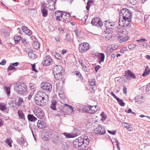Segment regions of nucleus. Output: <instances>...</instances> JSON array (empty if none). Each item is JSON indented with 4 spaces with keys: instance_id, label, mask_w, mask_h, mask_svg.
<instances>
[{
    "instance_id": "f257e3e1",
    "label": "nucleus",
    "mask_w": 150,
    "mask_h": 150,
    "mask_svg": "<svg viewBox=\"0 0 150 150\" xmlns=\"http://www.w3.org/2000/svg\"><path fill=\"white\" fill-rule=\"evenodd\" d=\"M48 96L45 93L40 91L35 95V103L38 105L42 106L46 105L48 100Z\"/></svg>"
},
{
    "instance_id": "f03ea898",
    "label": "nucleus",
    "mask_w": 150,
    "mask_h": 150,
    "mask_svg": "<svg viewBox=\"0 0 150 150\" xmlns=\"http://www.w3.org/2000/svg\"><path fill=\"white\" fill-rule=\"evenodd\" d=\"M53 71L54 77L56 79L59 80L62 78V71L63 70L61 66L56 65L54 67Z\"/></svg>"
},
{
    "instance_id": "7ed1b4c3",
    "label": "nucleus",
    "mask_w": 150,
    "mask_h": 150,
    "mask_svg": "<svg viewBox=\"0 0 150 150\" xmlns=\"http://www.w3.org/2000/svg\"><path fill=\"white\" fill-rule=\"evenodd\" d=\"M14 88L19 94H22L27 91V87L24 83H18L15 84Z\"/></svg>"
},
{
    "instance_id": "20e7f679",
    "label": "nucleus",
    "mask_w": 150,
    "mask_h": 150,
    "mask_svg": "<svg viewBox=\"0 0 150 150\" xmlns=\"http://www.w3.org/2000/svg\"><path fill=\"white\" fill-rule=\"evenodd\" d=\"M120 17L123 18H131L132 13L130 10L126 8H123L119 11Z\"/></svg>"
},
{
    "instance_id": "39448f33",
    "label": "nucleus",
    "mask_w": 150,
    "mask_h": 150,
    "mask_svg": "<svg viewBox=\"0 0 150 150\" xmlns=\"http://www.w3.org/2000/svg\"><path fill=\"white\" fill-rule=\"evenodd\" d=\"M131 18H123L121 17L119 18V24L122 27H126L128 26L131 22Z\"/></svg>"
},
{
    "instance_id": "423d86ee",
    "label": "nucleus",
    "mask_w": 150,
    "mask_h": 150,
    "mask_svg": "<svg viewBox=\"0 0 150 150\" xmlns=\"http://www.w3.org/2000/svg\"><path fill=\"white\" fill-rule=\"evenodd\" d=\"M136 78L134 74L131 70H128L125 72V74L123 76V79L125 81L129 80L131 78L135 79Z\"/></svg>"
},
{
    "instance_id": "0eeeda50",
    "label": "nucleus",
    "mask_w": 150,
    "mask_h": 150,
    "mask_svg": "<svg viewBox=\"0 0 150 150\" xmlns=\"http://www.w3.org/2000/svg\"><path fill=\"white\" fill-rule=\"evenodd\" d=\"M98 106L97 105L91 106L88 105L85 106V111L90 114H94L98 111Z\"/></svg>"
},
{
    "instance_id": "6e6552de",
    "label": "nucleus",
    "mask_w": 150,
    "mask_h": 150,
    "mask_svg": "<svg viewBox=\"0 0 150 150\" xmlns=\"http://www.w3.org/2000/svg\"><path fill=\"white\" fill-rule=\"evenodd\" d=\"M90 48L89 44L87 43H82L79 45V50L81 53H84L87 51Z\"/></svg>"
},
{
    "instance_id": "1a4fd4ad",
    "label": "nucleus",
    "mask_w": 150,
    "mask_h": 150,
    "mask_svg": "<svg viewBox=\"0 0 150 150\" xmlns=\"http://www.w3.org/2000/svg\"><path fill=\"white\" fill-rule=\"evenodd\" d=\"M41 87L42 90L47 92H50L52 88V86L49 83L44 82L41 84Z\"/></svg>"
},
{
    "instance_id": "9d476101",
    "label": "nucleus",
    "mask_w": 150,
    "mask_h": 150,
    "mask_svg": "<svg viewBox=\"0 0 150 150\" xmlns=\"http://www.w3.org/2000/svg\"><path fill=\"white\" fill-rule=\"evenodd\" d=\"M33 112L38 118L40 119H43L45 115L43 111L40 108L35 109L33 110Z\"/></svg>"
},
{
    "instance_id": "9b49d317",
    "label": "nucleus",
    "mask_w": 150,
    "mask_h": 150,
    "mask_svg": "<svg viewBox=\"0 0 150 150\" xmlns=\"http://www.w3.org/2000/svg\"><path fill=\"white\" fill-rule=\"evenodd\" d=\"M61 19V21L65 23H68L71 20L70 13L64 12L62 16Z\"/></svg>"
},
{
    "instance_id": "f8f14e48",
    "label": "nucleus",
    "mask_w": 150,
    "mask_h": 150,
    "mask_svg": "<svg viewBox=\"0 0 150 150\" xmlns=\"http://www.w3.org/2000/svg\"><path fill=\"white\" fill-rule=\"evenodd\" d=\"M54 63L52 59L49 55L46 56L42 62L44 66H48Z\"/></svg>"
},
{
    "instance_id": "ddd939ff",
    "label": "nucleus",
    "mask_w": 150,
    "mask_h": 150,
    "mask_svg": "<svg viewBox=\"0 0 150 150\" xmlns=\"http://www.w3.org/2000/svg\"><path fill=\"white\" fill-rule=\"evenodd\" d=\"M91 23L93 25L97 27H101L103 25V22L97 17L93 18L91 21Z\"/></svg>"
},
{
    "instance_id": "4468645a",
    "label": "nucleus",
    "mask_w": 150,
    "mask_h": 150,
    "mask_svg": "<svg viewBox=\"0 0 150 150\" xmlns=\"http://www.w3.org/2000/svg\"><path fill=\"white\" fill-rule=\"evenodd\" d=\"M80 138L82 139V145H83L85 147H87L89 142V140L88 137L86 136H82L80 137Z\"/></svg>"
},
{
    "instance_id": "2eb2a0df",
    "label": "nucleus",
    "mask_w": 150,
    "mask_h": 150,
    "mask_svg": "<svg viewBox=\"0 0 150 150\" xmlns=\"http://www.w3.org/2000/svg\"><path fill=\"white\" fill-rule=\"evenodd\" d=\"M82 140L81 138L79 137L74 140L73 142V144L74 146L76 148H77L82 146Z\"/></svg>"
},
{
    "instance_id": "dca6fc26",
    "label": "nucleus",
    "mask_w": 150,
    "mask_h": 150,
    "mask_svg": "<svg viewBox=\"0 0 150 150\" xmlns=\"http://www.w3.org/2000/svg\"><path fill=\"white\" fill-rule=\"evenodd\" d=\"M63 140V139L59 136L55 135L53 137V142L55 144L61 143Z\"/></svg>"
},
{
    "instance_id": "f3484780",
    "label": "nucleus",
    "mask_w": 150,
    "mask_h": 150,
    "mask_svg": "<svg viewBox=\"0 0 150 150\" xmlns=\"http://www.w3.org/2000/svg\"><path fill=\"white\" fill-rule=\"evenodd\" d=\"M37 126L39 129H44L46 126V124L43 120H40L38 121Z\"/></svg>"
},
{
    "instance_id": "a211bd4d",
    "label": "nucleus",
    "mask_w": 150,
    "mask_h": 150,
    "mask_svg": "<svg viewBox=\"0 0 150 150\" xmlns=\"http://www.w3.org/2000/svg\"><path fill=\"white\" fill-rule=\"evenodd\" d=\"M126 35L125 34H121L120 35L117 37L118 41L120 42L127 41L129 38V36H126Z\"/></svg>"
},
{
    "instance_id": "6ab92c4d",
    "label": "nucleus",
    "mask_w": 150,
    "mask_h": 150,
    "mask_svg": "<svg viewBox=\"0 0 150 150\" xmlns=\"http://www.w3.org/2000/svg\"><path fill=\"white\" fill-rule=\"evenodd\" d=\"M115 29L117 34L119 35L121 34H125V35H127L128 34L127 30L125 29L119 28L117 27L115 28Z\"/></svg>"
},
{
    "instance_id": "aec40b11",
    "label": "nucleus",
    "mask_w": 150,
    "mask_h": 150,
    "mask_svg": "<svg viewBox=\"0 0 150 150\" xmlns=\"http://www.w3.org/2000/svg\"><path fill=\"white\" fill-rule=\"evenodd\" d=\"M64 12L61 11H56L55 12V15L56 17V19L58 21H61L62 17L63 14Z\"/></svg>"
},
{
    "instance_id": "412c9836",
    "label": "nucleus",
    "mask_w": 150,
    "mask_h": 150,
    "mask_svg": "<svg viewBox=\"0 0 150 150\" xmlns=\"http://www.w3.org/2000/svg\"><path fill=\"white\" fill-rule=\"evenodd\" d=\"M10 29L9 28L2 29L1 30L2 35L6 38L8 37Z\"/></svg>"
},
{
    "instance_id": "4be33fe9",
    "label": "nucleus",
    "mask_w": 150,
    "mask_h": 150,
    "mask_svg": "<svg viewBox=\"0 0 150 150\" xmlns=\"http://www.w3.org/2000/svg\"><path fill=\"white\" fill-rule=\"evenodd\" d=\"M102 127L99 125L95 129L94 132L96 134L99 135L103 134V131H102Z\"/></svg>"
},
{
    "instance_id": "5701e85b",
    "label": "nucleus",
    "mask_w": 150,
    "mask_h": 150,
    "mask_svg": "<svg viewBox=\"0 0 150 150\" xmlns=\"http://www.w3.org/2000/svg\"><path fill=\"white\" fill-rule=\"evenodd\" d=\"M89 84L91 86V88L92 89V92H93L94 91L95 89L96 88L95 86L96 84V80L95 79H91L89 81Z\"/></svg>"
},
{
    "instance_id": "b1692460",
    "label": "nucleus",
    "mask_w": 150,
    "mask_h": 150,
    "mask_svg": "<svg viewBox=\"0 0 150 150\" xmlns=\"http://www.w3.org/2000/svg\"><path fill=\"white\" fill-rule=\"evenodd\" d=\"M51 104L50 105V108L52 110H56L57 108L56 107V105L57 104V101L54 100L52 99L51 101Z\"/></svg>"
},
{
    "instance_id": "393cba45",
    "label": "nucleus",
    "mask_w": 150,
    "mask_h": 150,
    "mask_svg": "<svg viewBox=\"0 0 150 150\" xmlns=\"http://www.w3.org/2000/svg\"><path fill=\"white\" fill-rule=\"evenodd\" d=\"M27 118L28 120L31 122H35L37 120V119L33 115L29 114L28 115Z\"/></svg>"
},
{
    "instance_id": "a878e982",
    "label": "nucleus",
    "mask_w": 150,
    "mask_h": 150,
    "mask_svg": "<svg viewBox=\"0 0 150 150\" xmlns=\"http://www.w3.org/2000/svg\"><path fill=\"white\" fill-rule=\"evenodd\" d=\"M104 35L107 40H109L111 38L112 34L109 32L104 31Z\"/></svg>"
},
{
    "instance_id": "bb28decb",
    "label": "nucleus",
    "mask_w": 150,
    "mask_h": 150,
    "mask_svg": "<svg viewBox=\"0 0 150 150\" xmlns=\"http://www.w3.org/2000/svg\"><path fill=\"white\" fill-rule=\"evenodd\" d=\"M69 143L65 142L62 143V147L63 150H69L70 146Z\"/></svg>"
},
{
    "instance_id": "cd10ccee",
    "label": "nucleus",
    "mask_w": 150,
    "mask_h": 150,
    "mask_svg": "<svg viewBox=\"0 0 150 150\" xmlns=\"http://www.w3.org/2000/svg\"><path fill=\"white\" fill-rule=\"evenodd\" d=\"M30 52H28V56L29 57L32 59H34L37 57V56L35 53L31 52L32 50L31 49H29Z\"/></svg>"
},
{
    "instance_id": "c85d7f7f",
    "label": "nucleus",
    "mask_w": 150,
    "mask_h": 150,
    "mask_svg": "<svg viewBox=\"0 0 150 150\" xmlns=\"http://www.w3.org/2000/svg\"><path fill=\"white\" fill-rule=\"evenodd\" d=\"M150 74V69H149V67L146 66L145 68L144 71V72L142 74V76L143 77L149 75Z\"/></svg>"
},
{
    "instance_id": "c756f323",
    "label": "nucleus",
    "mask_w": 150,
    "mask_h": 150,
    "mask_svg": "<svg viewBox=\"0 0 150 150\" xmlns=\"http://www.w3.org/2000/svg\"><path fill=\"white\" fill-rule=\"evenodd\" d=\"M18 117L20 118L23 120H25V115L22 110H18Z\"/></svg>"
},
{
    "instance_id": "7c9ffc66",
    "label": "nucleus",
    "mask_w": 150,
    "mask_h": 150,
    "mask_svg": "<svg viewBox=\"0 0 150 150\" xmlns=\"http://www.w3.org/2000/svg\"><path fill=\"white\" fill-rule=\"evenodd\" d=\"M41 11L42 12V15L43 17H46L47 15V9L45 7H43L41 8Z\"/></svg>"
},
{
    "instance_id": "2f4dec72",
    "label": "nucleus",
    "mask_w": 150,
    "mask_h": 150,
    "mask_svg": "<svg viewBox=\"0 0 150 150\" xmlns=\"http://www.w3.org/2000/svg\"><path fill=\"white\" fill-rule=\"evenodd\" d=\"M97 58L99 63L103 62V53H98L97 55Z\"/></svg>"
},
{
    "instance_id": "473e14b6",
    "label": "nucleus",
    "mask_w": 150,
    "mask_h": 150,
    "mask_svg": "<svg viewBox=\"0 0 150 150\" xmlns=\"http://www.w3.org/2000/svg\"><path fill=\"white\" fill-rule=\"evenodd\" d=\"M143 96H137L135 98V102L137 104H139L141 103L143 100Z\"/></svg>"
},
{
    "instance_id": "72a5a7b5",
    "label": "nucleus",
    "mask_w": 150,
    "mask_h": 150,
    "mask_svg": "<svg viewBox=\"0 0 150 150\" xmlns=\"http://www.w3.org/2000/svg\"><path fill=\"white\" fill-rule=\"evenodd\" d=\"M6 104L4 103H0V110L2 111H4L5 110L7 109V108L6 107Z\"/></svg>"
},
{
    "instance_id": "f704fd0d",
    "label": "nucleus",
    "mask_w": 150,
    "mask_h": 150,
    "mask_svg": "<svg viewBox=\"0 0 150 150\" xmlns=\"http://www.w3.org/2000/svg\"><path fill=\"white\" fill-rule=\"evenodd\" d=\"M62 134L66 137V138L67 139L73 138L75 137L73 135V134H72L69 133L64 132Z\"/></svg>"
},
{
    "instance_id": "c9c22d12",
    "label": "nucleus",
    "mask_w": 150,
    "mask_h": 150,
    "mask_svg": "<svg viewBox=\"0 0 150 150\" xmlns=\"http://www.w3.org/2000/svg\"><path fill=\"white\" fill-rule=\"evenodd\" d=\"M34 48L38 50L40 48V44L37 42H35L33 44Z\"/></svg>"
},
{
    "instance_id": "e433bc0d",
    "label": "nucleus",
    "mask_w": 150,
    "mask_h": 150,
    "mask_svg": "<svg viewBox=\"0 0 150 150\" xmlns=\"http://www.w3.org/2000/svg\"><path fill=\"white\" fill-rule=\"evenodd\" d=\"M57 0H49L47 1V2H48L49 1V4H50L49 5L51 6V4H52V7L54 6V8L55 7V3L56 2ZM49 9H53V8H49Z\"/></svg>"
},
{
    "instance_id": "4c0bfd02",
    "label": "nucleus",
    "mask_w": 150,
    "mask_h": 150,
    "mask_svg": "<svg viewBox=\"0 0 150 150\" xmlns=\"http://www.w3.org/2000/svg\"><path fill=\"white\" fill-rule=\"evenodd\" d=\"M64 40L66 42H70L72 40L70 37V34L68 33H67L66 35V38Z\"/></svg>"
},
{
    "instance_id": "58836bf2",
    "label": "nucleus",
    "mask_w": 150,
    "mask_h": 150,
    "mask_svg": "<svg viewBox=\"0 0 150 150\" xmlns=\"http://www.w3.org/2000/svg\"><path fill=\"white\" fill-rule=\"evenodd\" d=\"M21 39L20 36H15L14 37V40L15 41V43L16 44H17L18 42L20 41Z\"/></svg>"
},
{
    "instance_id": "ea45409f",
    "label": "nucleus",
    "mask_w": 150,
    "mask_h": 150,
    "mask_svg": "<svg viewBox=\"0 0 150 150\" xmlns=\"http://www.w3.org/2000/svg\"><path fill=\"white\" fill-rule=\"evenodd\" d=\"M17 69L11 64H10L9 66L7 68V70L8 71L10 70H13L14 71H16Z\"/></svg>"
},
{
    "instance_id": "a19ab883",
    "label": "nucleus",
    "mask_w": 150,
    "mask_h": 150,
    "mask_svg": "<svg viewBox=\"0 0 150 150\" xmlns=\"http://www.w3.org/2000/svg\"><path fill=\"white\" fill-rule=\"evenodd\" d=\"M18 101L17 103V105L18 107H20L22 103L23 102V100L22 98L18 97Z\"/></svg>"
},
{
    "instance_id": "79ce46f5",
    "label": "nucleus",
    "mask_w": 150,
    "mask_h": 150,
    "mask_svg": "<svg viewBox=\"0 0 150 150\" xmlns=\"http://www.w3.org/2000/svg\"><path fill=\"white\" fill-rule=\"evenodd\" d=\"M4 89L5 90V92L8 96H9L10 93V88L9 87H8L5 86L4 87Z\"/></svg>"
},
{
    "instance_id": "37998d69",
    "label": "nucleus",
    "mask_w": 150,
    "mask_h": 150,
    "mask_svg": "<svg viewBox=\"0 0 150 150\" xmlns=\"http://www.w3.org/2000/svg\"><path fill=\"white\" fill-rule=\"evenodd\" d=\"M116 100H117L119 104L121 106L123 107L125 106V104L122 100L118 98L116 99Z\"/></svg>"
},
{
    "instance_id": "c03bdc74",
    "label": "nucleus",
    "mask_w": 150,
    "mask_h": 150,
    "mask_svg": "<svg viewBox=\"0 0 150 150\" xmlns=\"http://www.w3.org/2000/svg\"><path fill=\"white\" fill-rule=\"evenodd\" d=\"M104 22H105V23L104 24L105 25V26L106 27V29L109 28L111 24V22H110V21L109 20H107L104 21Z\"/></svg>"
},
{
    "instance_id": "a18cd8bd",
    "label": "nucleus",
    "mask_w": 150,
    "mask_h": 150,
    "mask_svg": "<svg viewBox=\"0 0 150 150\" xmlns=\"http://www.w3.org/2000/svg\"><path fill=\"white\" fill-rule=\"evenodd\" d=\"M6 142L10 147L12 146V141L10 138H7L6 139Z\"/></svg>"
},
{
    "instance_id": "49530a36",
    "label": "nucleus",
    "mask_w": 150,
    "mask_h": 150,
    "mask_svg": "<svg viewBox=\"0 0 150 150\" xmlns=\"http://www.w3.org/2000/svg\"><path fill=\"white\" fill-rule=\"evenodd\" d=\"M116 23L115 22H111V24L109 28V29H113L114 30L116 27Z\"/></svg>"
},
{
    "instance_id": "de8ad7c7",
    "label": "nucleus",
    "mask_w": 150,
    "mask_h": 150,
    "mask_svg": "<svg viewBox=\"0 0 150 150\" xmlns=\"http://www.w3.org/2000/svg\"><path fill=\"white\" fill-rule=\"evenodd\" d=\"M54 55L59 60H61L62 59L60 54L58 53L55 52Z\"/></svg>"
},
{
    "instance_id": "09e8293b",
    "label": "nucleus",
    "mask_w": 150,
    "mask_h": 150,
    "mask_svg": "<svg viewBox=\"0 0 150 150\" xmlns=\"http://www.w3.org/2000/svg\"><path fill=\"white\" fill-rule=\"evenodd\" d=\"M18 142L20 145H23L24 142V139L22 138H21L18 140Z\"/></svg>"
},
{
    "instance_id": "8fccbe9b",
    "label": "nucleus",
    "mask_w": 150,
    "mask_h": 150,
    "mask_svg": "<svg viewBox=\"0 0 150 150\" xmlns=\"http://www.w3.org/2000/svg\"><path fill=\"white\" fill-rule=\"evenodd\" d=\"M52 134V132L50 131H49L47 132L45 134V135L46 136H47L48 137H51V136Z\"/></svg>"
},
{
    "instance_id": "3c124183",
    "label": "nucleus",
    "mask_w": 150,
    "mask_h": 150,
    "mask_svg": "<svg viewBox=\"0 0 150 150\" xmlns=\"http://www.w3.org/2000/svg\"><path fill=\"white\" fill-rule=\"evenodd\" d=\"M124 125L125 127L127 129L131 131L130 129H129V128H130V125H129V124L126 122H124Z\"/></svg>"
},
{
    "instance_id": "603ef678",
    "label": "nucleus",
    "mask_w": 150,
    "mask_h": 150,
    "mask_svg": "<svg viewBox=\"0 0 150 150\" xmlns=\"http://www.w3.org/2000/svg\"><path fill=\"white\" fill-rule=\"evenodd\" d=\"M24 33L27 35H29V36H30L32 34L31 31L28 28Z\"/></svg>"
},
{
    "instance_id": "864d4df0",
    "label": "nucleus",
    "mask_w": 150,
    "mask_h": 150,
    "mask_svg": "<svg viewBox=\"0 0 150 150\" xmlns=\"http://www.w3.org/2000/svg\"><path fill=\"white\" fill-rule=\"evenodd\" d=\"M136 46V45L134 44H130L129 45L128 48L130 50L132 49L133 48H134Z\"/></svg>"
},
{
    "instance_id": "5fc2aeb1",
    "label": "nucleus",
    "mask_w": 150,
    "mask_h": 150,
    "mask_svg": "<svg viewBox=\"0 0 150 150\" xmlns=\"http://www.w3.org/2000/svg\"><path fill=\"white\" fill-rule=\"evenodd\" d=\"M74 31L76 34V36H77L78 37H79L80 32L79 30H78V29H76Z\"/></svg>"
},
{
    "instance_id": "6e6d98bb",
    "label": "nucleus",
    "mask_w": 150,
    "mask_h": 150,
    "mask_svg": "<svg viewBox=\"0 0 150 150\" xmlns=\"http://www.w3.org/2000/svg\"><path fill=\"white\" fill-rule=\"evenodd\" d=\"M108 132L109 133L112 135H115L116 134V130H114L112 131L110 130H108Z\"/></svg>"
},
{
    "instance_id": "4d7b16f0",
    "label": "nucleus",
    "mask_w": 150,
    "mask_h": 150,
    "mask_svg": "<svg viewBox=\"0 0 150 150\" xmlns=\"http://www.w3.org/2000/svg\"><path fill=\"white\" fill-rule=\"evenodd\" d=\"M146 91L148 92L150 94V83L146 87Z\"/></svg>"
},
{
    "instance_id": "13d9d810",
    "label": "nucleus",
    "mask_w": 150,
    "mask_h": 150,
    "mask_svg": "<svg viewBox=\"0 0 150 150\" xmlns=\"http://www.w3.org/2000/svg\"><path fill=\"white\" fill-rule=\"evenodd\" d=\"M116 143L117 146V149L118 150H120V143L117 140H116Z\"/></svg>"
},
{
    "instance_id": "bf43d9fd",
    "label": "nucleus",
    "mask_w": 150,
    "mask_h": 150,
    "mask_svg": "<svg viewBox=\"0 0 150 150\" xmlns=\"http://www.w3.org/2000/svg\"><path fill=\"white\" fill-rule=\"evenodd\" d=\"M76 74L77 76H79V78L81 79V78H83L80 72L78 71H76Z\"/></svg>"
},
{
    "instance_id": "052dcab7",
    "label": "nucleus",
    "mask_w": 150,
    "mask_h": 150,
    "mask_svg": "<svg viewBox=\"0 0 150 150\" xmlns=\"http://www.w3.org/2000/svg\"><path fill=\"white\" fill-rule=\"evenodd\" d=\"M30 88L31 90L34 89L35 88V85L33 83H30L29 84Z\"/></svg>"
},
{
    "instance_id": "680f3d73",
    "label": "nucleus",
    "mask_w": 150,
    "mask_h": 150,
    "mask_svg": "<svg viewBox=\"0 0 150 150\" xmlns=\"http://www.w3.org/2000/svg\"><path fill=\"white\" fill-rule=\"evenodd\" d=\"M82 67L84 69L85 72H88L89 71V69L87 68V67L85 65H83Z\"/></svg>"
},
{
    "instance_id": "e2e57ef3",
    "label": "nucleus",
    "mask_w": 150,
    "mask_h": 150,
    "mask_svg": "<svg viewBox=\"0 0 150 150\" xmlns=\"http://www.w3.org/2000/svg\"><path fill=\"white\" fill-rule=\"evenodd\" d=\"M147 40H146L145 38H141L139 40H137V42H144L146 41Z\"/></svg>"
},
{
    "instance_id": "0e129e2a",
    "label": "nucleus",
    "mask_w": 150,
    "mask_h": 150,
    "mask_svg": "<svg viewBox=\"0 0 150 150\" xmlns=\"http://www.w3.org/2000/svg\"><path fill=\"white\" fill-rule=\"evenodd\" d=\"M32 70L33 71H34L35 72L37 71L35 69V64H32Z\"/></svg>"
},
{
    "instance_id": "69168bd1",
    "label": "nucleus",
    "mask_w": 150,
    "mask_h": 150,
    "mask_svg": "<svg viewBox=\"0 0 150 150\" xmlns=\"http://www.w3.org/2000/svg\"><path fill=\"white\" fill-rule=\"evenodd\" d=\"M55 39L57 42H60V40L59 37L58 36H56L55 37Z\"/></svg>"
},
{
    "instance_id": "338daca9",
    "label": "nucleus",
    "mask_w": 150,
    "mask_h": 150,
    "mask_svg": "<svg viewBox=\"0 0 150 150\" xmlns=\"http://www.w3.org/2000/svg\"><path fill=\"white\" fill-rule=\"evenodd\" d=\"M6 63V61L5 59H3L2 61L0 63V64L4 65Z\"/></svg>"
},
{
    "instance_id": "774afa93",
    "label": "nucleus",
    "mask_w": 150,
    "mask_h": 150,
    "mask_svg": "<svg viewBox=\"0 0 150 150\" xmlns=\"http://www.w3.org/2000/svg\"><path fill=\"white\" fill-rule=\"evenodd\" d=\"M22 29L24 32H25L28 29V28L25 26H23L22 27Z\"/></svg>"
}]
</instances>
